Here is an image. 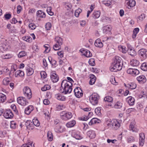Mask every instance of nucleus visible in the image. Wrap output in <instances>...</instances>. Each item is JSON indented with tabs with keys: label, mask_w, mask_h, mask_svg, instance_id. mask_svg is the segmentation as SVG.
I'll return each mask as SVG.
<instances>
[{
	"label": "nucleus",
	"mask_w": 147,
	"mask_h": 147,
	"mask_svg": "<svg viewBox=\"0 0 147 147\" xmlns=\"http://www.w3.org/2000/svg\"><path fill=\"white\" fill-rule=\"evenodd\" d=\"M140 142L139 144L140 146H142L143 145L145 139V135L144 133H141L139 134Z\"/></svg>",
	"instance_id": "16"
},
{
	"label": "nucleus",
	"mask_w": 147,
	"mask_h": 147,
	"mask_svg": "<svg viewBox=\"0 0 147 147\" xmlns=\"http://www.w3.org/2000/svg\"><path fill=\"white\" fill-rule=\"evenodd\" d=\"M76 123V121L73 120L68 122L66 124V126L68 127H73Z\"/></svg>",
	"instance_id": "35"
},
{
	"label": "nucleus",
	"mask_w": 147,
	"mask_h": 147,
	"mask_svg": "<svg viewBox=\"0 0 147 147\" xmlns=\"http://www.w3.org/2000/svg\"><path fill=\"white\" fill-rule=\"evenodd\" d=\"M25 125L27 128L29 129H34L33 123L30 121L28 120L26 122Z\"/></svg>",
	"instance_id": "21"
},
{
	"label": "nucleus",
	"mask_w": 147,
	"mask_h": 147,
	"mask_svg": "<svg viewBox=\"0 0 147 147\" xmlns=\"http://www.w3.org/2000/svg\"><path fill=\"white\" fill-rule=\"evenodd\" d=\"M36 15L38 17L44 18L46 16L45 13L41 10H38L36 12Z\"/></svg>",
	"instance_id": "27"
},
{
	"label": "nucleus",
	"mask_w": 147,
	"mask_h": 147,
	"mask_svg": "<svg viewBox=\"0 0 147 147\" xmlns=\"http://www.w3.org/2000/svg\"><path fill=\"white\" fill-rule=\"evenodd\" d=\"M33 124L36 126H39L40 125V123L36 118H34L32 120Z\"/></svg>",
	"instance_id": "37"
},
{
	"label": "nucleus",
	"mask_w": 147,
	"mask_h": 147,
	"mask_svg": "<svg viewBox=\"0 0 147 147\" xmlns=\"http://www.w3.org/2000/svg\"><path fill=\"white\" fill-rule=\"evenodd\" d=\"M17 101L20 105L25 106L28 104V102L26 100V99L23 97H20L17 98Z\"/></svg>",
	"instance_id": "8"
},
{
	"label": "nucleus",
	"mask_w": 147,
	"mask_h": 147,
	"mask_svg": "<svg viewBox=\"0 0 147 147\" xmlns=\"http://www.w3.org/2000/svg\"><path fill=\"white\" fill-rule=\"evenodd\" d=\"M28 146L27 147H34V144H33L32 142L28 140L27 142Z\"/></svg>",
	"instance_id": "59"
},
{
	"label": "nucleus",
	"mask_w": 147,
	"mask_h": 147,
	"mask_svg": "<svg viewBox=\"0 0 147 147\" xmlns=\"http://www.w3.org/2000/svg\"><path fill=\"white\" fill-rule=\"evenodd\" d=\"M51 24L49 22L47 23L45 25V28L47 30H49L51 27Z\"/></svg>",
	"instance_id": "55"
},
{
	"label": "nucleus",
	"mask_w": 147,
	"mask_h": 147,
	"mask_svg": "<svg viewBox=\"0 0 147 147\" xmlns=\"http://www.w3.org/2000/svg\"><path fill=\"white\" fill-rule=\"evenodd\" d=\"M10 82V81L9 80V78H5L3 81V83L5 85H7Z\"/></svg>",
	"instance_id": "47"
},
{
	"label": "nucleus",
	"mask_w": 147,
	"mask_h": 147,
	"mask_svg": "<svg viewBox=\"0 0 147 147\" xmlns=\"http://www.w3.org/2000/svg\"><path fill=\"white\" fill-rule=\"evenodd\" d=\"M24 71L20 70H18L16 71L15 73V77H17L18 76L22 77L24 76Z\"/></svg>",
	"instance_id": "29"
},
{
	"label": "nucleus",
	"mask_w": 147,
	"mask_h": 147,
	"mask_svg": "<svg viewBox=\"0 0 147 147\" xmlns=\"http://www.w3.org/2000/svg\"><path fill=\"white\" fill-rule=\"evenodd\" d=\"M74 94L76 97L78 98L81 97L83 95L82 90L80 87H77L74 90Z\"/></svg>",
	"instance_id": "10"
},
{
	"label": "nucleus",
	"mask_w": 147,
	"mask_h": 147,
	"mask_svg": "<svg viewBox=\"0 0 147 147\" xmlns=\"http://www.w3.org/2000/svg\"><path fill=\"white\" fill-rule=\"evenodd\" d=\"M63 124L57 120H56V132L58 133H62L64 131L65 129L62 126Z\"/></svg>",
	"instance_id": "4"
},
{
	"label": "nucleus",
	"mask_w": 147,
	"mask_h": 147,
	"mask_svg": "<svg viewBox=\"0 0 147 147\" xmlns=\"http://www.w3.org/2000/svg\"><path fill=\"white\" fill-rule=\"evenodd\" d=\"M90 65L91 66H94L95 65L94 60L93 59H90L88 61Z\"/></svg>",
	"instance_id": "56"
},
{
	"label": "nucleus",
	"mask_w": 147,
	"mask_h": 147,
	"mask_svg": "<svg viewBox=\"0 0 147 147\" xmlns=\"http://www.w3.org/2000/svg\"><path fill=\"white\" fill-rule=\"evenodd\" d=\"M101 108L99 107L96 108L95 109V112L96 114L98 115H100L101 114L100 110Z\"/></svg>",
	"instance_id": "53"
},
{
	"label": "nucleus",
	"mask_w": 147,
	"mask_h": 147,
	"mask_svg": "<svg viewBox=\"0 0 147 147\" xmlns=\"http://www.w3.org/2000/svg\"><path fill=\"white\" fill-rule=\"evenodd\" d=\"M124 86L128 88L129 89L131 90L134 89L136 87V84L134 82L130 83L127 84H125Z\"/></svg>",
	"instance_id": "17"
},
{
	"label": "nucleus",
	"mask_w": 147,
	"mask_h": 147,
	"mask_svg": "<svg viewBox=\"0 0 147 147\" xmlns=\"http://www.w3.org/2000/svg\"><path fill=\"white\" fill-rule=\"evenodd\" d=\"M95 46L99 48H101L103 46V45L100 38H98L95 41Z\"/></svg>",
	"instance_id": "20"
},
{
	"label": "nucleus",
	"mask_w": 147,
	"mask_h": 147,
	"mask_svg": "<svg viewBox=\"0 0 147 147\" xmlns=\"http://www.w3.org/2000/svg\"><path fill=\"white\" fill-rule=\"evenodd\" d=\"M65 108V106L63 105H59L57 107V110H60L63 109Z\"/></svg>",
	"instance_id": "61"
},
{
	"label": "nucleus",
	"mask_w": 147,
	"mask_h": 147,
	"mask_svg": "<svg viewBox=\"0 0 147 147\" xmlns=\"http://www.w3.org/2000/svg\"><path fill=\"white\" fill-rule=\"evenodd\" d=\"M28 27L31 30H34L36 27V26L33 23H31L29 24Z\"/></svg>",
	"instance_id": "52"
},
{
	"label": "nucleus",
	"mask_w": 147,
	"mask_h": 147,
	"mask_svg": "<svg viewBox=\"0 0 147 147\" xmlns=\"http://www.w3.org/2000/svg\"><path fill=\"white\" fill-rule=\"evenodd\" d=\"M141 69L143 71H147V65L145 63H143L141 66Z\"/></svg>",
	"instance_id": "46"
},
{
	"label": "nucleus",
	"mask_w": 147,
	"mask_h": 147,
	"mask_svg": "<svg viewBox=\"0 0 147 147\" xmlns=\"http://www.w3.org/2000/svg\"><path fill=\"white\" fill-rule=\"evenodd\" d=\"M90 80L89 81V84L91 85L94 84L95 82L96 77L93 74L90 75Z\"/></svg>",
	"instance_id": "25"
},
{
	"label": "nucleus",
	"mask_w": 147,
	"mask_h": 147,
	"mask_svg": "<svg viewBox=\"0 0 147 147\" xmlns=\"http://www.w3.org/2000/svg\"><path fill=\"white\" fill-rule=\"evenodd\" d=\"M87 136L90 138H94L96 136L95 133L94 131L91 130L88 131L87 133Z\"/></svg>",
	"instance_id": "24"
},
{
	"label": "nucleus",
	"mask_w": 147,
	"mask_h": 147,
	"mask_svg": "<svg viewBox=\"0 0 147 147\" xmlns=\"http://www.w3.org/2000/svg\"><path fill=\"white\" fill-rule=\"evenodd\" d=\"M127 51L128 54L131 56H134L136 55V52L134 49L132 47H128Z\"/></svg>",
	"instance_id": "18"
},
{
	"label": "nucleus",
	"mask_w": 147,
	"mask_h": 147,
	"mask_svg": "<svg viewBox=\"0 0 147 147\" xmlns=\"http://www.w3.org/2000/svg\"><path fill=\"white\" fill-rule=\"evenodd\" d=\"M72 83L67 82L66 80H63L60 88L59 91L61 93H64L65 94L71 92L72 88Z\"/></svg>",
	"instance_id": "2"
},
{
	"label": "nucleus",
	"mask_w": 147,
	"mask_h": 147,
	"mask_svg": "<svg viewBox=\"0 0 147 147\" xmlns=\"http://www.w3.org/2000/svg\"><path fill=\"white\" fill-rule=\"evenodd\" d=\"M55 73L54 71H52L51 73V78L53 83L55 82Z\"/></svg>",
	"instance_id": "40"
},
{
	"label": "nucleus",
	"mask_w": 147,
	"mask_h": 147,
	"mask_svg": "<svg viewBox=\"0 0 147 147\" xmlns=\"http://www.w3.org/2000/svg\"><path fill=\"white\" fill-rule=\"evenodd\" d=\"M123 65V61L120 57L116 56L114 60V62L112 63L110 67V70L111 71L116 72L121 70Z\"/></svg>",
	"instance_id": "1"
},
{
	"label": "nucleus",
	"mask_w": 147,
	"mask_h": 147,
	"mask_svg": "<svg viewBox=\"0 0 147 147\" xmlns=\"http://www.w3.org/2000/svg\"><path fill=\"white\" fill-rule=\"evenodd\" d=\"M123 104L120 101H118L114 105V107L117 109H121L122 107Z\"/></svg>",
	"instance_id": "34"
},
{
	"label": "nucleus",
	"mask_w": 147,
	"mask_h": 147,
	"mask_svg": "<svg viewBox=\"0 0 147 147\" xmlns=\"http://www.w3.org/2000/svg\"><path fill=\"white\" fill-rule=\"evenodd\" d=\"M82 11V10L80 8L76 9L75 12V16L77 17H78L79 14Z\"/></svg>",
	"instance_id": "49"
},
{
	"label": "nucleus",
	"mask_w": 147,
	"mask_h": 147,
	"mask_svg": "<svg viewBox=\"0 0 147 147\" xmlns=\"http://www.w3.org/2000/svg\"><path fill=\"white\" fill-rule=\"evenodd\" d=\"M3 116L6 119H11L13 116V114L10 109H7L3 113Z\"/></svg>",
	"instance_id": "9"
},
{
	"label": "nucleus",
	"mask_w": 147,
	"mask_h": 147,
	"mask_svg": "<svg viewBox=\"0 0 147 147\" xmlns=\"http://www.w3.org/2000/svg\"><path fill=\"white\" fill-rule=\"evenodd\" d=\"M11 108L13 110V111L16 113V114H18V111L16 108V107L14 105H11Z\"/></svg>",
	"instance_id": "57"
},
{
	"label": "nucleus",
	"mask_w": 147,
	"mask_h": 147,
	"mask_svg": "<svg viewBox=\"0 0 147 147\" xmlns=\"http://www.w3.org/2000/svg\"><path fill=\"white\" fill-rule=\"evenodd\" d=\"M4 16L5 19L8 20L11 18V15L10 14L7 13L4 15Z\"/></svg>",
	"instance_id": "58"
},
{
	"label": "nucleus",
	"mask_w": 147,
	"mask_h": 147,
	"mask_svg": "<svg viewBox=\"0 0 147 147\" xmlns=\"http://www.w3.org/2000/svg\"><path fill=\"white\" fill-rule=\"evenodd\" d=\"M23 38L24 40L28 42H31L32 41V38L29 36H25L23 37Z\"/></svg>",
	"instance_id": "43"
},
{
	"label": "nucleus",
	"mask_w": 147,
	"mask_h": 147,
	"mask_svg": "<svg viewBox=\"0 0 147 147\" xmlns=\"http://www.w3.org/2000/svg\"><path fill=\"white\" fill-rule=\"evenodd\" d=\"M100 11H96L93 13L92 14V17L94 18H97L100 17Z\"/></svg>",
	"instance_id": "33"
},
{
	"label": "nucleus",
	"mask_w": 147,
	"mask_h": 147,
	"mask_svg": "<svg viewBox=\"0 0 147 147\" xmlns=\"http://www.w3.org/2000/svg\"><path fill=\"white\" fill-rule=\"evenodd\" d=\"M47 137L49 141H51L53 139V136L52 133L51 131H48L47 133Z\"/></svg>",
	"instance_id": "45"
},
{
	"label": "nucleus",
	"mask_w": 147,
	"mask_h": 147,
	"mask_svg": "<svg viewBox=\"0 0 147 147\" xmlns=\"http://www.w3.org/2000/svg\"><path fill=\"white\" fill-rule=\"evenodd\" d=\"M26 70L27 75L28 76H31L33 73V70L32 68L29 67H27L26 68Z\"/></svg>",
	"instance_id": "28"
},
{
	"label": "nucleus",
	"mask_w": 147,
	"mask_h": 147,
	"mask_svg": "<svg viewBox=\"0 0 147 147\" xmlns=\"http://www.w3.org/2000/svg\"><path fill=\"white\" fill-rule=\"evenodd\" d=\"M127 4L128 6L130 7H133L136 4V2L134 0H126Z\"/></svg>",
	"instance_id": "26"
},
{
	"label": "nucleus",
	"mask_w": 147,
	"mask_h": 147,
	"mask_svg": "<svg viewBox=\"0 0 147 147\" xmlns=\"http://www.w3.org/2000/svg\"><path fill=\"white\" fill-rule=\"evenodd\" d=\"M72 135L73 137L76 139L80 140L82 138V136L81 135L79 132L73 133L72 134Z\"/></svg>",
	"instance_id": "30"
},
{
	"label": "nucleus",
	"mask_w": 147,
	"mask_h": 147,
	"mask_svg": "<svg viewBox=\"0 0 147 147\" xmlns=\"http://www.w3.org/2000/svg\"><path fill=\"white\" fill-rule=\"evenodd\" d=\"M110 81L112 84L115 85L117 84V82H116L115 78L114 76H112L111 77Z\"/></svg>",
	"instance_id": "50"
},
{
	"label": "nucleus",
	"mask_w": 147,
	"mask_h": 147,
	"mask_svg": "<svg viewBox=\"0 0 147 147\" xmlns=\"http://www.w3.org/2000/svg\"><path fill=\"white\" fill-rule=\"evenodd\" d=\"M26 55V53L24 51H22L20 52L18 54V56L19 58H22Z\"/></svg>",
	"instance_id": "44"
},
{
	"label": "nucleus",
	"mask_w": 147,
	"mask_h": 147,
	"mask_svg": "<svg viewBox=\"0 0 147 147\" xmlns=\"http://www.w3.org/2000/svg\"><path fill=\"white\" fill-rule=\"evenodd\" d=\"M10 126L11 128L15 129L17 127V125L16 122L12 121L10 122Z\"/></svg>",
	"instance_id": "39"
},
{
	"label": "nucleus",
	"mask_w": 147,
	"mask_h": 147,
	"mask_svg": "<svg viewBox=\"0 0 147 147\" xmlns=\"http://www.w3.org/2000/svg\"><path fill=\"white\" fill-rule=\"evenodd\" d=\"M51 87L48 85H45L43 87L41 88V90L42 91H45L47 90H49Z\"/></svg>",
	"instance_id": "48"
},
{
	"label": "nucleus",
	"mask_w": 147,
	"mask_h": 147,
	"mask_svg": "<svg viewBox=\"0 0 147 147\" xmlns=\"http://www.w3.org/2000/svg\"><path fill=\"white\" fill-rule=\"evenodd\" d=\"M34 107L32 105H29L26 108L25 110V113L27 115H29L31 112L33 110Z\"/></svg>",
	"instance_id": "22"
},
{
	"label": "nucleus",
	"mask_w": 147,
	"mask_h": 147,
	"mask_svg": "<svg viewBox=\"0 0 147 147\" xmlns=\"http://www.w3.org/2000/svg\"><path fill=\"white\" fill-rule=\"evenodd\" d=\"M100 99V96L97 93H94L90 96L89 100L90 103L93 105H96L98 104V100Z\"/></svg>",
	"instance_id": "3"
},
{
	"label": "nucleus",
	"mask_w": 147,
	"mask_h": 147,
	"mask_svg": "<svg viewBox=\"0 0 147 147\" xmlns=\"http://www.w3.org/2000/svg\"><path fill=\"white\" fill-rule=\"evenodd\" d=\"M128 104L130 106H132L134 105L135 102L134 98L131 96L128 97L127 99Z\"/></svg>",
	"instance_id": "23"
},
{
	"label": "nucleus",
	"mask_w": 147,
	"mask_h": 147,
	"mask_svg": "<svg viewBox=\"0 0 147 147\" xmlns=\"http://www.w3.org/2000/svg\"><path fill=\"white\" fill-rule=\"evenodd\" d=\"M129 129L133 132H137L138 129L136 127L135 124L133 122H131L129 125Z\"/></svg>",
	"instance_id": "19"
},
{
	"label": "nucleus",
	"mask_w": 147,
	"mask_h": 147,
	"mask_svg": "<svg viewBox=\"0 0 147 147\" xmlns=\"http://www.w3.org/2000/svg\"><path fill=\"white\" fill-rule=\"evenodd\" d=\"M111 30V27L109 25H107L104 26L103 27V32H104L108 31H110Z\"/></svg>",
	"instance_id": "38"
},
{
	"label": "nucleus",
	"mask_w": 147,
	"mask_h": 147,
	"mask_svg": "<svg viewBox=\"0 0 147 147\" xmlns=\"http://www.w3.org/2000/svg\"><path fill=\"white\" fill-rule=\"evenodd\" d=\"M136 79L138 83L141 84L145 83L146 81L145 76L143 75L137 77Z\"/></svg>",
	"instance_id": "15"
},
{
	"label": "nucleus",
	"mask_w": 147,
	"mask_h": 147,
	"mask_svg": "<svg viewBox=\"0 0 147 147\" xmlns=\"http://www.w3.org/2000/svg\"><path fill=\"white\" fill-rule=\"evenodd\" d=\"M51 7H47V11L48 14L51 16L53 15L54 14L53 12L51 11Z\"/></svg>",
	"instance_id": "51"
},
{
	"label": "nucleus",
	"mask_w": 147,
	"mask_h": 147,
	"mask_svg": "<svg viewBox=\"0 0 147 147\" xmlns=\"http://www.w3.org/2000/svg\"><path fill=\"white\" fill-rule=\"evenodd\" d=\"M58 55L60 57L62 58L63 57V52L62 51L58 52H57Z\"/></svg>",
	"instance_id": "64"
},
{
	"label": "nucleus",
	"mask_w": 147,
	"mask_h": 147,
	"mask_svg": "<svg viewBox=\"0 0 147 147\" xmlns=\"http://www.w3.org/2000/svg\"><path fill=\"white\" fill-rule=\"evenodd\" d=\"M56 98L58 100L62 101H65L66 99V98L65 96L60 94L56 95Z\"/></svg>",
	"instance_id": "31"
},
{
	"label": "nucleus",
	"mask_w": 147,
	"mask_h": 147,
	"mask_svg": "<svg viewBox=\"0 0 147 147\" xmlns=\"http://www.w3.org/2000/svg\"><path fill=\"white\" fill-rule=\"evenodd\" d=\"M23 94L25 97L30 99L32 97V93L30 89L28 86L24 87L23 89Z\"/></svg>",
	"instance_id": "5"
},
{
	"label": "nucleus",
	"mask_w": 147,
	"mask_h": 147,
	"mask_svg": "<svg viewBox=\"0 0 147 147\" xmlns=\"http://www.w3.org/2000/svg\"><path fill=\"white\" fill-rule=\"evenodd\" d=\"M109 122L110 123H108L107 125L112 126L115 130L117 129L120 126V123L117 120H113L111 121H109Z\"/></svg>",
	"instance_id": "7"
},
{
	"label": "nucleus",
	"mask_w": 147,
	"mask_h": 147,
	"mask_svg": "<svg viewBox=\"0 0 147 147\" xmlns=\"http://www.w3.org/2000/svg\"><path fill=\"white\" fill-rule=\"evenodd\" d=\"M22 10V8L21 6L20 5H18L17 7V12L18 13H20V11Z\"/></svg>",
	"instance_id": "63"
},
{
	"label": "nucleus",
	"mask_w": 147,
	"mask_h": 147,
	"mask_svg": "<svg viewBox=\"0 0 147 147\" xmlns=\"http://www.w3.org/2000/svg\"><path fill=\"white\" fill-rule=\"evenodd\" d=\"M41 78L43 79H45L47 77V74L45 71H42L40 72Z\"/></svg>",
	"instance_id": "54"
},
{
	"label": "nucleus",
	"mask_w": 147,
	"mask_h": 147,
	"mask_svg": "<svg viewBox=\"0 0 147 147\" xmlns=\"http://www.w3.org/2000/svg\"><path fill=\"white\" fill-rule=\"evenodd\" d=\"M62 41L61 38L59 37H56V51L60 49L61 45L62 44Z\"/></svg>",
	"instance_id": "12"
},
{
	"label": "nucleus",
	"mask_w": 147,
	"mask_h": 147,
	"mask_svg": "<svg viewBox=\"0 0 147 147\" xmlns=\"http://www.w3.org/2000/svg\"><path fill=\"white\" fill-rule=\"evenodd\" d=\"M127 73L129 74H131L133 76H135L138 74L140 72L136 69L133 68H129L127 70Z\"/></svg>",
	"instance_id": "13"
},
{
	"label": "nucleus",
	"mask_w": 147,
	"mask_h": 147,
	"mask_svg": "<svg viewBox=\"0 0 147 147\" xmlns=\"http://www.w3.org/2000/svg\"><path fill=\"white\" fill-rule=\"evenodd\" d=\"M80 51L82 52L83 55L86 57H90L92 56V54L90 51L87 49H81Z\"/></svg>",
	"instance_id": "14"
},
{
	"label": "nucleus",
	"mask_w": 147,
	"mask_h": 147,
	"mask_svg": "<svg viewBox=\"0 0 147 147\" xmlns=\"http://www.w3.org/2000/svg\"><path fill=\"white\" fill-rule=\"evenodd\" d=\"M138 53L139 56L144 59L147 57V51L146 50L144 49H142L138 51Z\"/></svg>",
	"instance_id": "11"
},
{
	"label": "nucleus",
	"mask_w": 147,
	"mask_h": 147,
	"mask_svg": "<svg viewBox=\"0 0 147 147\" xmlns=\"http://www.w3.org/2000/svg\"><path fill=\"white\" fill-rule=\"evenodd\" d=\"M134 141V138L133 137L130 136L128 138V142L131 143Z\"/></svg>",
	"instance_id": "60"
},
{
	"label": "nucleus",
	"mask_w": 147,
	"mask_h": 147,
	"mask_svg": "<svg viewBox=\"0 0 147 147\" xmlns=\"http://www.w3.org/2000/svg\"><path fill=\"white\" fill-rule=\"evenodd\" d=\"M6 99V96L2 93H0V102H3L5 101Z\"/></svg>",
	"instance_id": "36"
},
{
	"label": "nucleus",
	"mask_w": 147,
	"mask_h": 147,
	"mask_svg": "<svg viewBox=\"0 0 147 147\" xmlns=\"http://www.w3.org/2000/svg\"><path fill=\"white\" fill-rule=\"evenodd\" d=\"M113 98L109 96H107L104 98V100L105 101L111 102L113 101Z\"/></svg>",
	"instance_id": "41"
},
{
	"label": "nucleus",
	"mask_w": 147,
	"mask_h": 147,
	"mask_svg": "<svg viewBox=\"0 0 147 147\" xmlns=\"http://www.w3.org/2000/svg\"><path fill=\"white\" fill-rule=\"evenodd\" d=\"M60 116L62 119L67 120L71 118L72 115L71 113L70 112H66L65 111H63L60 113Z\"/></svg>",
	"instance_id": "6"
},
{
	"label": "nucleus",
	"mask_w": 147,
	"mask_h": 147,
	"mask_svg": "<svg viewBox=\"0 0 147 147\" xmlns=\"http://www.w3.org/2000/svg\"><path fill=\"white\" fill-rule=\"evenodd\" d=\"M130 64L134 66H138L139 64V62L138 61L135 59H133L130 62Z\"/></svg>",
	"instance_id": "32"
},
{
	"label": "nucleus",
	"mask_w": 147,
	"mask_h": 147,
	"mask_svg": "<svg viewBox=\"0 0 147 147\" xmlns=\"http://www.w3.org/2000/svg\"><path fill=\"white\" fill-rule=\"evenodd\" d=\"M44 47L45 48V50L44 52L45 53H47L49 52L50 48L48 44H45L44 45Z\"/></svg>",
	"instance_id": "42"
},
{
	"label": "nucleus",
	"mask_w": 147,
	"mask_h": 147,
	"mask_svg": "<svg viewBox=\"0 0 147 147\" xmlns=\"http://www.w3.org/2000/svg\"><path fill=\"white\" fill-rule=\"evenodd\" d=\"M92 121H93L94 123H99L100 122V121L98 119L95 118H92Z\"/></svg>",
	"instance_id": "62"
}]
</instances>
